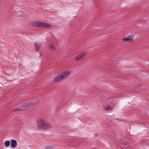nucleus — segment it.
Masks as SVG:
<instances>
[{
    "label": "nucleus",
    "mask_w": 149,
    "mask_h": 149,
    "mask_svg": "<svg viewBox=\"0 0 149 149\" xmlns=\"http://www.w3.org/2000/svg\"><path fill=\"white\" fill-rule=\"evenodd\" d=\"M49 49L51 51H53L54 49V47L52 45H50L49 46Z\"/></svg>",
    "instance_id": "9b49d317"
},
{
    "label": "nucleus",
    "mask_w": 149,
    "mask_h": 149,
    "mask_svg": "<svg viewBox=\"0 0 149 149\" xmlns=\"http://www.w3.org/2000/svg\"><path fill=\"white\" fill-rule=\"evenodd\" d=\"M34 46L35 50L37 51H38V50L40 48V45L39 43L37 42L34 44Z\"/></svg>",
    "instance_id": "0eeeda50"
},
{
    "label": "nucleus",
    "mask_w": 149,
    "mask_h": 149,
    "mask_svg": "<svg viewBox=\"0 0 149 149\" xmlns=\"http://www.w3.org/2000/svg\"><path fill=\"white\" fill-rule=\"evenodd\" d=\"M35 103H29L28 104H24L22 106H21L18 108L17 109V110L18 111H22L24 110H26L31 107L35 105Z\"/></svg>",
    "instance_id": "f03ea898"
},
{
    "label": "nucleus",
    "mask_w": 149,
    "mask_h": 149,
    "mask_svg": "<svg viewBox=\"0 0 149 149\" xmlns=\"http://www.w3.org/2000/svg\"><path fill=\"white\" fill-rule=\"evenodd\" d=\"M38 125L39 126L44 128H49L51 126L47 123L42 120L39 121Z\"/></svg>",
    "instance_id": "20e7f679"
},
{
    "label": "nucleus",
    "mask_w": 149,
    "mask_h": 149,
    "mask_svg": "<svg viewBox=\"0 0 149 149\" xmlns=\"http://www.w3.org/2000/svg\"><path fill=\"white\" fill-rule=\"evenodd\" d=\"M32 24L34 26H41L47 28L51 27L50 25L44 22H33Z\"/></svg>",
    "instance_id": "7ed1b4c3"
},
{
    "label": "nucleus",
    "mask_w": 149,
    "mask_h": 149,
    "mask_svg": "<svg viewBox=\"0 0 149 149\" xmlns=\"http://www.w3.org/2000/svg\"><path fill=\"white\" fill-rule=\"evenodd\" d=\"M86 54V52H81L79 54L76 56L75 57L76 60L78 61L81 60Z\"/></svg>",
    "instance_id": "39448f33"
},
{
    "label": "nucleus",
    "mask_w": 149,
    "mask_h": 149,
    "mask_svg": "<svg viewBox=\"0 0 149 149\" xmlns=\"http://www.w3.org/2000/svg\"><path fill=\"white\" fill-rule=\"evenodd\" d=\"M16 141L15 140H13L11 142V143L10 144L11 146L13 148H14L16 144Z\"/></svg>",
    "instance_id": "6e6552de"
},
{
    "label": "nucleus",
    "mask_w": 149,
    "mask_h": 149,
    "mask_svg": "<svg viewBox=\"0 0 149 149\" xmlns=\"http://www.w3.org/2000/svg\"><path fill=\"white\" fill-rule=\"evenodd\" d=\"M103 108L105 110H111L114 107L113 106H112L111 105H109L108 106L104 105L103 106Z\"/></svg>",
    "instance_id": "423d86ee"
},
{
    "label": "nucleus",
    "mask_w": 149,
    "mask_h": 149,
    "mask_svg": "<svg viewBox=\"0 0 149 149\" xmlns=\"http://www.w3.org/2000/svg\"><path fill=\"white\" fill-rule=\"evenodd\" d=\"M132 39V38L131 37H124L123 39L122 40L124 41H128L131 40Z\"/></svg>",
    "instance_id": "1a4fd4ad"
},
{
    "label": "nucleus",
    "mask_w": 149,
    "mask_h": 149,
    "mask_svg": "<svg viewBox=\"0 0 149 149\" xmlns=\"http://www.w3.org/2000/svg\"><path fill=\"white\" fill-rule=\"evenodd\" d=\"M127 144V142L126 141L124 142L123 143V144L124 145H126Z\"/></svg>",
    "instance_id": "f8f14e48"
},
{
    "label": "nucleus",
    "mask_w": 149,
    "mask_h": 149,
    "mask_svg": "<svg viewBox=\"0 0 149 149\" xmlns=\"http://www.w3.org/2000/svg\"><path fill=\"white\" fill-rule=\"evenodd\" d=\"M10 143V142L9 141H7L4 143L5 146L6 147L9 146Z\"/></svg>",
    "instance_id": "9d476101"
},
{
    "label": "nucleus",
    "mask_w": 149,
    "mask_h": 149,
    "mask_svg": "<svg viewBox=\"0 0 149 149\" xmlns=\"http://www.w3.org/2000/svg\"><path fill=\"white\" fill-rule=\"evenodd\" d=\"M70 73V72L68 70L61 73L55 79L54 81H59L66 79L69 76Z\"/></svg>",
    "instance_id": "f257e3e1"
}]
</instances>
